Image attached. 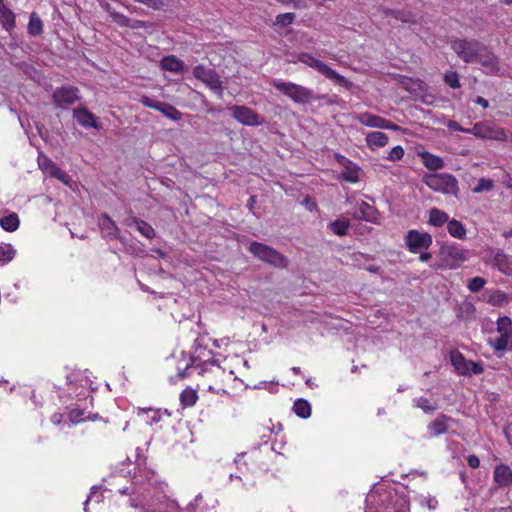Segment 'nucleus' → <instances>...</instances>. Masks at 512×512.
I'll list each match as a JSON object with an SVG mask.
<instances>
[{
	"instance_id": "1",
	"label": "nucleus",
	"mask_w": 512,
	"mask_h": 512,
	"mask_svg": "<svg viewBox=\"0 0 512 512\" xmlns=\"http://www.w3.org/2000/svg\"><path fill=\"white\" fill-rule=\"evenodd\" d=\"M365 512H408L407 500L393 490L378 488L366 498Z\"/></svg>"
},
{
	"instance_id": "2",
	"label": "nucleus",
	"mask_w": 512,
	"mask_h": 512,
	"mask_svg": "<svg viewBox=\"0 0 512 512\" xmlns=\"http://www.w3.org/2000/svg\"><path fill=\"white\" fill-rule=\"evenodd\" d=\"M213 356L214 352L203 347L200 344V339L197 338L194 344V351L189 357L185 367L183 369L180 367L178 368V376L180 378L189 376L191 369L197 371L199 375H203L209 371L210 367L217 366L219 368V365Z\"/></svg>"
},
{
	"instance_id": "3",
	"label": "nucleus",
	"mask_w": 512,
	"mask_h": 512,
	"mask_svg": "<svg viewBox=\"0 0 512 512\" xmlns=\"http://www.w3.org/2000/svg\"><path fill=\"white\" fill-rule=\"evenodd\" d=\"M272 85L276 90L289 97L297 104H306L322 98L316 96L313 90L293 82H284L275 79Z\"/></svg>"
},
{
	"instance_id": "4",
	"label": "nucleus",
	"mask_w": 512,
	"mask_h": 512,
	"mask_svg": "<svg viewBox=\"0 0 512 512\" xmlns=\"http://www.w3.org/2000/svg\"><path fill=\"white\" fill-rule=\"evenodd\" d=\"M423 183L435 192L457 197L459 194L458 180L449 173L426 174Z\"/></svg>"
},
{
	"instance_id": "5",
	"label": "nucleus",
	"mask_w": 512,
	"mask_h": 512,
	"mask_svg": "<svg viewBox=\"0 0 512 512\" xmlns=\"http://www.w3.org/2000/svg\"><path fill=\"white\" fill-rule=\"evenodd\" d=\"M298 61L305 64L308 67L315 69L318 73L324 75L329 80L336 84L350 89L352 84L344 76L340 75L337 71L329 67L323 61L316 59L309 53H301L298 55Z\"/></svg>"
},
{
	"instance_id": "6",
	"label": "nucleus",
	"mask_w": 512,
	"mask_h": 512,
	"mask_svg": "<svg viewBox=\"0 0 512 512\" xmlns=\"http://www.w3.org/2000/svg\"><path fill=\"white\" fill-rule=\"evenodd\" d=\"M451 49L465 63H474L485 51V45L475 39H455L451 42Z\"/></svg>"
},
{
	"instance_id": "7",
	"label": "nucleus",
	"mask_w": 512,
	"mask_h": 512,
	"mask_svg": "<svg viewBox=\"0 0 512 512\" xmlns=\"http://www.w3.org/2000/svg\"><path fill=\"white\" fill-rule=\"evenodd\" d=\"M248 250L259 260L272 266L277 268H286L288 266L287 258L266 244L254 241L249 245Z\"/></svg>"
},
{
	"instance_id": "8",
	"label": "nucleus",
	"mask_w": 512,
	"mask_h": 512,
	"mask_svg": "<svg viewBox=\"0 0 512 512\" xmlns=\"http://www.w3.org/2000/svg\"><path fill=\"white\" fill-rule=\"evenodd\" d=\"M496 325L499 335L489 337L488 344L498 353V356L501 357L503 352L510 346L512 320L508 316L499 317Z\"/></svg>"
},
{
	"instance_id": "9",
	"label": "nucleus",
	"mask_w": 512,
	"mask_h": 512,
	"mask_svg": "<svg viewBox=\"0 0 512 512\" xmlns=\"http://www.w3.org/2000/svg\"><path fill=\"white\" fill-rule=\"evenodd\" d=\"M193 76L201 82L205 83L220 98L223 97L224 87L219 75L215 70L204 65H197L193 69Z\"/></svg>"
},
{
	"instance_id": "10",
	"label": "nucleus",
	"mask_w": 512,
	"mask_h": 512,
	"mask_svg": "<svg viewBox=\"0 0 512 512\" xmlns=\"http://www.w3.org/2000/svg\"><path fill=\"white\" fill-rule=\"evenodd\" d=\"M440 254L445 265L450 269H457L470 258V251L456 244L443 246Z\"/></svg>"
},
{
	"instance_id": "11",
	"label": "nucleus",
	"mask_w": 512,
	"mask_h": 512,
	"mask_svg": "<svg viewBox=\"0 0 512 512\" xmlns=\"http://www.w3.org/2000/svg\"><path fill=\"white\" fill-rule=\"evenodd\" d=\"M470 134L480 139H491L496 141H505L507 139L505 130L490 121L476 123L470 129Z\"/></svg>"
},
{
	"instance_id": "12",
	"label": "nucleus",
	"mask_w": 512,
	"mask_h": 512,
	"mask_svg": "<svg viewBox=\"0 0 512 512\" xmlns=\"http://www.w3.org/2000/svg\"><path fill=\"white\" fill-rule=\"evenodd\" d=\"M450 361L455 370L461 375H479L484 371L480 363L467 360L459 351H452L450 353Z\"/></svg>"
},
{
	"instance_id": "13",
	"label": "nucleus",
	"mask_w": 512,
	"mask_h": 512,
	"mask_svg": "<svg viewBox=\"0 0 512 512\" xmlns=\"http://www.w3.org/2000/svg\"><path fill=\"white\" fill-rule=\"evenodd\" d=\"M432 236L427 232L410 230L405 236V243L412 253H421L432 245Z\"/></svg>"
},
{
	"instance_id": "14",
	"label": "nucleus",
	"mask_w": 512,
	"mask_h": 512,
	"mask_svg": "<svg viewBox=\"0 0 512 512\" xmlns=\"http://www.w3.org/2000/svg\"><path fill=\"white\" fill-rule=\"evenodd\" d=\"M354 120L359 122L360 124L370 127V128H378V129H386V130H393V131H400L401 127L397 124L392 123L391 121L380 117L378 115L369 113V112H363L356 114L354 116Z\"/></svg>"
},
{
	"instance_id": "15",
	"label": "nucleus",
	"mask_w": 512,
	"mask_h": 512,
	"mask_svg": "<svg viewBox=\"0 0 512 512\" xmlns=\"http://www.w3.org/2000/svg\"><path fill=\"white\" fill-rule=\"evenodd\" d=\"M232 117L246 126H259L263 123L260 116L251 108L244 105H235L230 108Z\"/></svg>"
},
{
	"instance_id": "16",
	"label": "nucleus",
	"mask_w": 512,
	"mask_h": 512,
	"mask_svg": "<svg viewBox=\"0 0 512 512\" xmlns=\"http://www.w3.org/2000/svg\"><path fill=\"white\" fill-rule=\"evenodd\" d=\"M140 102L145 107L157 110L161 112L165 117L173 121H179L182 119V113L179 110H177L174 106L168 103L155 101L148 96H142Z\"/></svg>"
},
{
	"instance_id": "17",
	"label": "nucleus",
	"mask_w": 512,
	"mask_h": 512,
	"mask_svg": "<svg viewBox=\"0 0 512 512\" xmlns=\"http://www.w3.org/2000/svg\"><path fill=\"white\" fill-rule=\"evenodd\" d=\"M351 216L355 220H363L375 225H379L382 219L379 211L365 201L358 203V210L351 213Z\"/></svg>"
},
{
	"instance_id": "18",
	"label": "nucleus",
	"mask_w": 512,
	"mask_h": 512,
	"mask_svg": "<svg viewBox=\"0 0 512 512\" xmlns=\"http://www.w3.org/2000/svg\"><path fill=\"white\" fill-rule=\"evenodd\" d=\"M52 97L58 107L65 108L79 99V90L71 86L61 87L54 91Z\"/></svg>"
},
{
	"instance_id": "19",
	"label": "nucleus",
	"mask_w": 512,
	"mask_h": 512,
	"mask_svg": "<svg viewBox=\"0 0 512 512\" xmlns=\"http://www.w3.org/2000/svg\"><path fill=\"white\" fill-rule=\"evenodd\" d=\"M487 263L502 274L512 277V256L502 251L495 252Z\"/></svg>"
},
{
	"instance_id": "20",
	"label": "nucleus",
	"mask_w": 512,
	"mask_h": 512,
	"mask_svg": "<svg viewBox=\"0 0 512 512\" xmlns=\"http://www.w3.org/2000/svg\"><path fill=\"white\" fill-rule=\"evenodd\" d=\"M476 62L481 64L487 74H497L500 71L497 57L490 53L486 46L485 51L481 52V55H479Z\"/></svg>"
},
{
	"instance_id": "21",
	"label": "nucleus",
	"mask_w": 512,
	"mask_h": 512,
	"mask_svg": "<svg viewBox=\"0 0 512 512\" xmlns=\"http://www.w3.org/2000/svg\"><path fill=\"white\" fill-rule=\"evenodd\" d=\"M99 227L103 237L109 239L119 238V228L116 223L106 214L99 218Z\"/></svg>"
},
{
	"instance_id": "22",
	"label": "nucleus",
	"mask_w": 512,
	"mask_h": 512,
	"mask_svg": "<svg viewBox=\"0 0 512 512\" xmlns=\"http://www.w3.org/2000/svg\"><path fill=\"white\" fill-rule=\"evenodd\" d=\"M493 477L499 486L512 484V470L507 465L501 464L496 466Z\"/></svg>"
},
{
	"instance_id": "23",
	"label": "nucleus",
	"mask_w": 512,
	"mask_h": 512,
	"mask_svg": "<svg viewBox=\"0 0 512 512\" xmlns=\"http://www.w3.org/2000/svg\"><path fill=\"white\" fill-rule=\"evenodd\" d=\"M369 149L376 150L388 144L389 137L384 132H369L365 138Z\"/></svg>"
},
{
	"instance_id": "24",
	"label": "nucleus",
	"mask_w": 512,
	"mask_h": 512,
	"mask_svg": "<svg viewBox=\"0 0 512 512\" xmlns=\"http://www.w3.org/2000/svg\"><path fill=\"white\" fill-rule=\"evenodd\" d=\"M487 303L492 306H502L508 304L511 300V296L501 290H487L484 294Z\"/></svg>"
},
{
	"instance_id": "25",
	"label": "nucleus",
	"mask_w": 512,
	"mask_h": 512,
	"mask_svg": "<svg viewBox=\"0 0 512 512\" xmlns=\"http://www.w3.org/2000/svg\"><path fill=\"white\" fill-rule=\"evenodd\" d=\"M127 226H135V228L146 238L153 239L156 235L154 228L147 222L136 217H130L126 221Z\"/></svg>"
},
{
	"instance_id": "26",
	"label": "nucleus",
	"mask_w": 512,
	"mask_h": 512,
	"mask_svg": "<svg viewBox=\"0 0 512 512\" xmlns=\"http://www.w3.org/2000/svg\"><path fill=\"white\" fill-rule=\"evenodd\" d=\"M345 166L341 173V178L349 183H356L359 181L360 168L347 158H343Z\"/></svg>"
},
{
	"instance_id": "27",
	"label": "nucleus",
	"mask_w": 512,
	"mask_h": 512,
	"mask_svg": "<svg viewBox=\"0 0 512 512\" xmlns=\"http://www.w3.org/2000/svg\"><path fill=\"white\" fill-rule=\"evenodd\" d=\"M450 418L444 414L438 416L434 421L429 423L427 429L430 436H439L447 432L448 426L447 421Z\"/></svg>"
},
{
	"instance_id": "28",
	"label": "nucleus",
	"mask_w": 512,
	"mask_h": 512,
	"mask_svg": "<svg viewBox=\"0 0 512 512\" xmlns=\"http://www.w3.org/2000/svg\"><path fill=\"white\" fill-rule=\"evenodd\" d=\"M74 118L78 121V123L83 127H92L97 128L96 118L94 114L89 112L87 109H75Z\"/></svg>"
},
{
	"instance_id": "29",
	"label": "nucleus",
	"mask_w": 512,
	"mask_h": 512,
	"mask_svg": "<svg viewBox=\"0 0 512 512\" xmlns=\"http://www.w3.org/2000/svg\"><path fill=\"white\" fill-rule=\"evenodd\" d=\"M161 67L163 70L174 72V73H181L185 69V65L183 61L178 59L176 56L170 55L165 56L161 60Z\"/></svg>"
},
{
	"instance_id": "30",
	"label": "nucleus",
	"mask_w": 512,
	"mask_h": 512,
	"mask_svg": "<svg viewBox=\"0 0 512 512\" xmlns=\"http://www.w3.org/2000/svg\"><path fill=\"white\" fill-rule=\"evenodd\" d=\"M20 224L19 217L16 213H3L0 215V226L7 232H14Z\"/></svg>"
},
{
	"instance_id": "31",
	"label": "nucleus",
	"mask_w": 512,
	"mask_h": 512,
	"mask_svg": "<svg viewBox=\"0 0 512 512\" xmlns=\"http://www.w3.org/2000/svg\"><path fill=\"white\" fill-rule=\"evenodd\" d=\"M0 24L3 29L11 32L16 26V17L14 12L8 7H1L0 9Z\"/></svg>"
},
{
	"instance_id": "32",
	"label": "nucleus",
	"mask_w": 512,
	"mask_h": 512,
	"mask_svg": "<svg viewBox=\"0 0 512 512\" xmlns=\"http://www.w3.org/2000/svg\"><path fill=\"white\" fill-rule=\"evenodd\" d=\"M424 166L432 171L442 169L444 161L441 157L436 156L430 152H423L420 154Z\"/></svg>"
},
{
	"instance_id": "33",
	"label": "nucleus",
	"mask_w": 512,
	"mask_h": 512,
	"mask_svg": "<svg viewBox=\"0 0 512 512\" xmlns=\"http://www.w3.org/2000/svg\"><path fill=\"white\" fill-rule=\"evenodd\" d=\"M27 32L32 37L39 36L43 33V22L36 12L30 14Z\"/></svg>"
},
{
	"instance_id": "34",
	"label": "nucleus",
	"mask_w": 512,
	"mask_h": 512,
	"mask_svg": "<svg viewBox=\"0 0 512 512\" xmlns=\"http://www.w3.org/2000/svg\"><path fill=\"white\" fill-rule=\"evenodd\" d=\"M448 221H449V216L445 211L438 209V208H432L429 211L428 223L430 225L435 226V227H441L445 223H448Z\"/></svg>"
},
{
	"instance_id": "35",
	"label": "nucleus",
	"mask_w": 512,
	"mask_h": 512,
	"mask_svg": "<svg viewBox=\"0 0 512 512\" xmlns=\"http://www.w3.org/2000/svg\"><path fill=\"white\" fill-rule=\"evenodd\" d=\"M447 230L450 236L456 239H464L466 237V228L458 220L452 219L447 223Z\"/></svg>"
},
{
	"instance_id": "36",
	"label": "nucleus",
	"mask_w": 512,
	"mask_h": 512,
	"mask_svg": "<svg viewBox=\"0 0 512 512\" xmlns=\"http://www.w3.org/2000/svg\"><path fill=\"white\" fill-rule=\"evenodd\" d=\"M293 411L297 416L307 419L311 415V405L307 400L300 398L294 402Z\"/></svg>"
},
{
	"instance_id": "37",
	"label": "nucleus",
	"mask_w": 512,
	"mask_h": 512,
	"mask_svg": "<svg viewBox=\"0 0 512 512\" xmlns=\"http://www.w3.org/2000/svg\"><path fill=\"white\" fill-rule=\"evenodd\" d=\"M383 13L385 16H391L395 18L396 20H399L404 23H411L413 22V17L410 12L404 11V10H393L385 8L383 9Z\"/></svg>"
},
{
	"instance_id": "38",
	"label": "nucleus",
	"mask_w": 512,
	"mask_h": 512,
	"mask_svg": "<svg viewBox=\"0 0 512 512\" xmlns=\"http://www.w3.org/2000/svg\"><path fill=\"white\" fill-rule=\"evenodd\" d=\"M198 399L197 392L192 388L184 389L180 394V401L184 407H192Z\"/></svg>"
},
{
	"instance_id": "39",
	"label": "nucleus",
	"mask_w": 512,
	"mask_h": 512,
	"mask_svg": "<svg viewBox=\"0 0 512 512\" xmlns=\"http://www.w3.org/2000/svg\"><path fill=\"white\" fill-rule=\"evenodd\" d=\"M350 223L348 220L338 219L329 224L331 231L338 236H345L347 234Z\"/></svg>"
},
{
	"instance_id": "40",
	"label": "nucleus",
	"mask_w": 512,
	"mask_h": 512,
	"mask_svg": "<svg viewBox=\"0 0 512 512\" xmlns=\"http://www.w3.org/2000/svg\"><path fill=\"white\" fill-rule=\"evenodd\" d=\"M16 251L10 244L0 245V265L9 263L15 257Z\"/></svg>"
},
{
	"instance_id": "41",
	"label": "nucleus",
	"mask_w": 512,
	"mask_h": 512,
	"mask_svg": "<svg viewBox=\"0 0 512 512\" xmlns=\"http://www.w3.org/2000/svg\"><path fill=\"white\" fill-rule=\"evenodd\" d=\"M296 15L292 12L279 14L276 16L273 26L274 27H286L292 24L295 20Z\"/></svg>"
},
{
	"instance_id": "42",
	"label": "nucleus",
	"mask_w": 512,
	"mask_h": 512,
	"mask_svg": "<svg viewBox=\"0 0 512 512\" xmlns=\"http://www.w3.org/2000/svg\"><path fill=\"white\" fill-rule=\"evenodd\" d=\"M68 418H69V421L72 424H78V423L83 422V421H85L87 419L94 420V418L90 417L89 415L85 416V411L83 409H79V408L71 409L69 411V413H68Z\"/></svg>"
},
{
	"instance_id": "43",
	"label": "nucleus",
	"mask_w": 512,
	"mask_h": 512,
	"mask_svg": "<svg viewBox=\"0 0 512 512\" xmlns=\"http://www.w3.org/2000/svg\"><path fill=\"white\" fill-rule=\"evenodd\" d=\"M413 405L422 409L425 413H432L436 410V405L431 404L430 401L424 397L413 399Z\"/></svg>"
},
{
	"instance_id": "44",
	"label": "nucleus",
	"mask_w": 512,
	"mask_h": 512,
	"mask_svg": "<svg viewBox=\"0 0 512 512\" xmlns=\"http://www.w3.org/2000/svg\"><path fill=\"white\" fill-rule=\"evenodd\" d=\"M486 285V280L483 277H474L470 279L467 283V288L470 292L476 293L484 288Z\"/></svg>"
},
{
	"instance_id": "45",
	"label": "nucleus",
	"mask_w": 512,
	"mask_h": 512,
	"mask_svg": "<svg viewBox=\"0 0 512 512\" xmlns=\"http://www.w3.org/2000/svg\"><path fill=\"white\" fill-rule=\"evenodd\" d=\"M444 81L445 83L453 88V89H457V88H460V80H459V74L455 71H447L445 74H444Z\"/></svg>"
},
{
	"instance_id": "46",
	"label": "nucleus",
	"mask_w": 512,
	"mask_h": 512,
	"mask_svg": "<svg viewBox=\"0 0 512 512\" xmlns=\"http://www.w3.org/2000/svg\"><path fill=\"white\" fill-rule=\"evenodd\" d=\"M494 187V182L488 178L479 179L477 185L472 189L473 193H481L484 191H491Z\"/></svg>"
},
{
	"instance_id": "47",
	"label": "nucleus",
	"mask_w": 512,
	"mask_h": 512,
	"mask_svg": "<svg viewBox=\"0 0 512 512\" xmlns=\"http://www.w3.org/2000/svg\"><path fill=\"white\" fill-rule=\"evenodd\" d=\"M159 501V510L168 509L169 512H174L178 508V504L174 500L168 499L165 495H162L158 498Z\"/></svg>"
},
{
	"instance_id": "48",
	"label": "nucleus",
	"mask_w": 512,
	"mask_h": 512,
	"mask_svg": "<svg viewBox=\"0 0 512 512\" xmlns=\"http://www.w3.org/2000/svg\"><path fill=\"white\" fill-rule=\"evenodd\" d=\"M145 413L147 414L146 422L150 425L154 423H158L161 420V413L159 410L154 409H139L138 414Z\"/></svg>"
},
{
	"instance_id": "49",
	"label": "nucleus",
	"mask_w": 512,
	"mask_h": 512,
	"mask_svg": "<svg viewBox=\"0 0 512 512\" xmlns=\"http://www.w3.org/2000/svg\"><path fill=\"white\" fill-rule=\"evenodd\" d=\"M38 165L43 172L48 174H50L54 168H57L48 157L42 155L38 157Z\"/></svg>"
},
{
	"instance_id": "50",
	"label": "nucleus",
	"mask_w": 512,
	"mask_h": 512,
	"mask_svg": "<svg viewBox=\"0 0 512 512\" xmlns=\"http://www.w3.org/2000/svg\"><path fill=\"white\" fill-rule=\"evenodd\" d=\"M404 149L402 146L400 145H397L395 147H393L389 152H388V155L386 156V159L388 161H391V162H395V161H399L403 158L404 156Z\"/></svg>"
},
{
	"instance_id": "51",
	"label": "nucleus",
	"mask_w": 512,
	"mask_h": 512,
	"mask_svg": "<svg viewBox=\"0 0 512 512\" xmlns=\"http://www.w3.org/2000/svg\"><path fill=\"white\" fill-rule=\"evenodd\" d=\"M103 500V495L101 493L98 492L97 488L96 487H93L89 493V496L88 498L86 499V501L84 502V511L85 512H88V504L91 502V501H95L96 503H100L101 501Z\"/></svg>"
},
{
	"instance_id": "52",
	"label": "nucleus",
	"mask_w": 512,
	"mask_h": 512,
	"mask_svg": "<svg viewBox=\"0 0 512 512\" xmlns=\"http://www.w3.org/2000/svg\"><path fill=\"white\" fill-rule=\"evenodd\" d=\"M111 18L121 27H129L130 18L119 12H113Z\"/></svg>"
},
{
	"instance_id": "53",
	"label": "nucleus",
	"mask_w": 512,
	"mask_h": 512,
	"mask_svg": "<svg viewBox=\"0 0 512 512\" xmlns=\"http://www.w3.org/2000/svg\"><path fill=\"white\" fill-rule=\"evenodd\" d=\"M50 175L52 177L60 180L64 184H68L69 181H70V177L63 170H61L59 167L54 168L53 171L50 173Z\"/></svg>"
},
{
	"instance_id": "54",
	"label": "nucleus",
	"mask_w": 512,
	"mask_h": 512,
	"mask_svg": "<svg viewBox=\"0 0 512 512\" xmlns=\"http://www.w3.org/2000/svg\"><path fill=\"white\" fill-rule=\"evenodd\" d=\"M134 1L141 3L153 10H160L163 7L162 0H134Z\"/></svg>"
},
{
	"instance_id": "55",
	"label": "nucleus",
	"mask_w": 512,
	"mask_h": 512,
	"mask_svg": "<svg viewBox=\"0 0 512 512\" xmlns=\"http://www.w3.org/2000/svg\"><path fill=\"white\" fill-rule=\"evenodd\" d=\"M150 474H152V472L147 471V470H143V471H142V470H140V471H139V474H138V473H136V472L134 473L133 478H134V480H135V482H136V483H143V482H144V479H146V480H150V478H149V475H150Z\"/></svg>"
},
{
	"instance_id": "56",
	"label": "nucleus",
	"mask_w": 512,
	"mask_h": 512,
	"mask_svg": "<svg viewBox=\"0 0 512 512\" xmlns=\"http://www.w3.org/2000/svg\"><path fill=\"white\" fill-rule=\"evenodd\" d=\"M447 127L452 131H459L463 133L470 134V129L463 128L458 122L450 120L447 124Z\"/></svg>"
},
{
	"instance_id": "57",
	"label": "nucleus",
	"mask_w": 512,
	"mask_h": 512,
	"mask_svg": "<svg viewBox=\"0 0 512 512\" xmlns=\"http://www.w3.org/2000/svg\"><path fill=\"white\" fill-rule=\"evenodd\" d=\"M151 25L150 23L143 21V20H131L130 19V25L129 28L132 29H139V28H149Z\"/></svg>"
},
{
	"instance_id": "58",
	"label": "nucleus",
	"mask_w": 512,
	"mask_h": 512,
	"mask_svg": "<svg viewBox=\"0 0 512 512\" xmlns=\"http://www.w3.org/2000/svg\"><path fill=\"white\" fill-rule=\"evenodd\" d=\"M468 465L471 468H478L480 466V460L476 455H469L467 458Z\"/></svg>"
},
{
	"instance_id": "59",
	"label": "nucleus",
	"mask_w": 512,
	"mask_h": 512,
	"mask_svg": "<svg viewBox=\"0 0 512 512\" xmlns=\"http://www.w3.org/2000/svg\"><path fill=\"white\" fill-rule=\"evenodd\" d=\"M63 418H64V415L62 413H54L51 416V422L54 425H59L62 422Z\"/></svg>"
},
{
	"instance_id": "60",
	"label": "nucleus",
	"mask_w": 512,
	"mask_h": 512,
	"mask_svg": "<svg viewBox=\"0 0 512 512\" xmlns=\"http://www.w3.org/2000/svg\"><path fill=\"white\" fill-rule=\"evenodd\" d=\"M475 103L482 106L484 109L488 108L489 107V102L488 100H486L485 98L481 97V96H478L476 99H475Z\"/></svg>"
},
{
	"instance_id": "61",
	"label": "nucleus",
	"mask_w": 512,
	"mask_h": 512,
	"mask_svg": "<svg viewBox=\"0 0 512 512\" xmlns=\"http://www.w3.org/2000/svg\"><path fill=\"white\" fill-rule=\"evenodd\" d=\"M419 254H420V256H419V260H420L421 262H427V261H429V260L431 259V257H432L431 253H429V252H425V250H424V251H421V253H419Z\"/></svg>"
},
{
	"instance_id": "62",
	"label": "nucleus",
	"mask_w": 512,
	"mask_h": 512,
	"mask_svg": "<svg viewBox=\"0 0 512 512\" xmlns=\"http://www.w3.org/2000/svg\"><path fill=\"white\" fill-rule=\"evenodd\" d=\"M147 506H148L150 509H152L151 511H148V512H169V510H168V509H166V510H159V509H158V507H159V506H158L157 504L153 503V502H151V503H147Z\"/></svg>"
},
{
	"instance_id": "63",
	"label": "nucleus",
	"mask_w": 512,
	"mask_h": 512,
	"mask_svg": "<svg viewBox=\"0 0 512 512\" xmlns=\"http://www.w3.org/2000/svg\"><path fill=\"white\" fill-rule=\"evenodd\" d=\"M101 7L107 12L109 13L110 17L112 16V13L113 12H116L109 3L107 2H103L101 3Z\"/></svg>"
},
{
	"instance_id": "64",
	"label": "nucleus",
	"mask_w": 512,
	"mask_h": 512,
	"mask_svg": "<svg viewBox=\"0 0 512 512\" xmlns=\"http://www.w3.org/2000/svg\"><path fill=\"white\" fill-rule=\"evenodd\" d=\"M505 435H506L509 443L512 445V423L505 430Z\"/></svg>"
}]
</instances>
